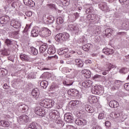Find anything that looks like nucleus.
I'll use <instances>...</instances> for the list:
<instances>
[{"mask_svg":"<svg viewBox=\"0 0 129 129\" xmlns=\"http://www.w3.org/2000/svg\"><path fill=\"white\" fill-rule=\"evenodd\" d=\"M69 38H70V35L68 33L64 32L63 33H58L55 36V40L57 42H60L61 41H69Z\"/></svg>","mask_w":129,"mask_h":129,"instance_id":"f257e3e1","label":"nucleus"},{"mask_svg":"<svg viewBox=\"0 0 129 129\" xmlns=\"http://www.w3.org/2000/svg\"><path fill=\"white\" fill-rule=\"evenodd\" d=\"M40 105L46 108H51L54 105V100L45 99L40 102Z\"/></svg>","mask_w":129,"mask_h":129,"instance_id":"f03ea898","label":"nucleus"},{"mask_svg":"<svg viewBox=\"0 0 129 129\" xmlns=\"http://www.w3.org/2000/svg\"><path fill=\"white\" fill-rule=\"evenodd\" d=\"M52 32L48 28L44 27L39 31V36L42 38H47L51 36Z\"/></svg>","mask_w":129,"mask_h":129,"instance_id":"7ed1b4c3","label":"nucleus"},{"mask_svg":"<svg viewBox=\"0 0 129 129\" xmlns=\"http://www.w3.org/2000/svg\"><path fill=\"white\" fill-rule=\"evenodd\" d=\"M34 111L36 114L39 115V116H41V117L45 116V112H46L45 110L44 109H42L41 107H36L35 108Z\"/></svg>","mask_w":129,"mask_h":129,"instance_id":"20e7f679","label":"nucleus"},{"mask_svg":"<svg viewBox=\"0 0 129 129\" xmlns=\"http://www.w3.org/2000/svg\"><path fill=\"white\" fill-rule=\"evenodd\" d=\"M99 9H100L102 12H109V7L107 6V4L105 2H102L98 4Z\"/></svg>","mask_w":129,"mask_h":129,"instance_id":"39448f33","label":"nucleus"},{"mask_svg":"<svg viewBox=\"0 0 129 129\" xmlns=\"http://www.w3.org/2000/svg\"><path fill=\"white\" fill-rule=\"evenodd\" d=\"M64 120L67 122H70V123H73L74 122V118L73 117V115L71 113H67L64 114Z\"/></svg>","mask_w":129,"mask_h":129,"instance_id":"423d86ee","label":"nucleus"},{"mask_svg":"<svg viewBox=\"0 0 129 129\" xmlns=\"http://www.w3.org/2000/svg\"><path fill=\"white\" fill-rule=\"evenodd\" d=\"M75 124L80 126H84L86 124V120L82 118H78L75 121Z\"/></svg>","mask_w":129,"mask_h":129,"instance_id":"0eeeda50","label":"nucleus"},{"mask_svg":"<svg viewBox=\"0 0 129 129\" xmlns=\"http://www.w3.org/2000/svg\"><path fill=\"white\" fill-rule=\"evenodd\" d=\"M10 25L11 27H13L15 29H20V28H21V26H22L21 25V23H20L19 21H17V20L15 19L12 20Z\"/></svg>","mask_w":129,"mask_h":129,"instance_id":"6e6552de","label":"nucleus"},{"mask_svg":"<svg viewBox=\"0 0 129 129\" xmlns=\"http://www.w3.org/2000/svg\"><path fill=\"white\" fill-rule=\"evenodd\" d=\"M29 120V116L27 115H23L19 117V121L20 123H27Z\"/></svg>","mask_w":129,"mask_h":129,"instance_id":"1a4fd4ad","label":"nucleus"},{"mask_svg":"<svg viewBox=\"0 0 129 129\" xmlns=\"http://www.w3.org/2000/svg\"><path fill=\"white\" fill-rule=\"evenodd\" d=\"M69 28L70 31H72L74 34H77L80 31V28L78 26H75L73 25H69Z\"/></svg>","mask_w":129,"mask_h":129,"instance_id":"9d476101","label":"nucleus"},{"mask_svg":"<svg viewBox=\"0 0 129 129\" xmlns=\"http://www.w3.org/2000/svg\"><path fill=\"white\" fill-rule=\"evenodd\" d=\"M9 21H10V17L8 15L3 16L0 18V23L2 25H6V24H8Z\"/></svg>","mask_w":129,"mask_h":129,"instance_id":"9b49d317","label":"nucleus"},{"mask_svg":"<svg viewBox=\"0 0 129 129\" xmlns=\"http://www.w3.org/2000/svg\"><path fill=\"white\" fill-rule=\"evenodd\" d=\"M31 94L33 98H38L39 95H40V92H39V89L35 88L32 91Z\"/></svg>","mask_w":129,"mask_h":129,"instance_id":"f8f14e48","label":"nucleus"},{"mask_svg":"<svg viewBox=\"0 0 129 129\" xmlns=\"http://www.w3.org/2000/svg\"><path fill=\"white\" fill-rule=\"evenodd\" d=\"M28 109H29V107L26 104L19 105L18 106V110L22 111V112H25Z\"/></svg>","mask_w":129,"mask_h":129,"instance_id":"ddd939ff","label":"nucleus"},{"mask_svg":"<svg viewBox=\"0 0 129 129\" xmlns=\"http://www.w3.org/2000/svg\"><path fill=\"white\" fill-rule=\"evenodd\" d=\"M23 3L25 6H28L31 8L35 7V2L33 0H23Z\"/></svg>","mask_w":129,"mask_h":129,"instance_id":"4468645a","label":"nucleus"},{"mask_svg":"<svg viewBox=\"0 0 129 129\" xmlns=\"http://www.w3.org/2000/svg\"><path fill=\"white\" fill-rule=\"evenodd\" d=\"M82 74L85 78H90L91 77V72L89 70H84L82 71Z\"/></svg>","mask_w":129,"mask_h":129,"instance_id":"2eb2a0df","label":"nucleus"},{"mask_svg":"<svg viewBox=\"0 0 129 129\" xmlns=\"http://www.w3.org/2000/svg\"><path fill=\"white\" fill-rule=\"evenodd\" d=\"M103 53H104L106 55H112L114 53V50L110 48H104L103 49Z\"/></svg>","mask_w":129,"mask_h":129,"instance_id":"dca6fc26","label":"nucleus"},{"mask_svg":"<svg viewBox=\"0 0 129 129\" xmlns=\"http://www.w3.org/2000/svg\"><path fill=\"white\" fill-rule=\"evenodd\" d=\"M20 57L22 61H25V62L30 61V56L26 54H21L20 55Z\"/></svg>","mask_w":129,"mask_h":129,"instance_id":"f3484780","label":"nucleus"},{"mask_svg":"<svg viewBox=\"0 0 129 129\" xmlns=\"http://www.w3.org/2000/svg\"><path fill=\"white\" fill-rule=\"evenodd\" d=\"M92 93L93 94H100L101 92V90L98 88V86H95L94 88L92 89Z\"/></svg>","mask_w":129,"mask_h":129,"instance_id":"a211bd4d","label":"nucleus"},{"mask_svg":"<svg viewBox=\"0 0 129 129\" xmlns=\"http://www.w3.org/2000/svg\"><path fill=\"white\" fill-rule=\"evenodd\" d=\"M109 106H110V107H112V108H117V107H118V106H119V103L114 100L111 101L109 102Z\"/></svg>","mask_w":129,"mask_h":129,"instance_id":"6ab92c4d","label":"nucleus"},{"mask_svg":"<svg viewBox=\"0 0 129 129\" xmlns=\"http://www.w3.org/2000/svg\"><path fill=\"white\" fill-rule=\"evenodd\" d=\"M82 85L83 87H85L86 88H88L90 87L92 85V82L91 81H86L82 83Z\"/></svg>","mask_w":129,"mask_h":129,"instance_id":"aec40b11","label":"nucleus"},{"mask_svg":"<svg viewBox=\"0 0 129 129\" xmlns=\"http://www.w3.org/2000/svg\"><path fill=\"white\" fill-rule=\"evenodd\" d=\"M85 109L86 110L87 112H89V113L94 112V109L89 105H86L85 106Z\"/></svg>","mask_w":129,"mask_h":129,"instance_id":"412c9836","label":"nucleus"},{"mask_svg":"<svg viewBox=\"0 0 129 129\" xmlns=\"http://www.w3.org/2000/svg\"><path fill=\"white\" fill-rule=\"evenodd\" d=\"M88 101L91 103H97L98 102V98L96 96H90L88 98Z\"/></svg>","mask_w":129,"mask_h":129,"instance_id":"4be33fe9","label":"nucleus"},{"mask_svg":"<svg viewBox=\"0 0 129 129\" xmlns=\"http://www.w3.org/2000/svg\"><path fill=\"white\" fill-rule=\"evenodd\" d=\"M121 82V81H119V80L115 81L114 84V86H115V87H112V90H115V89H118V87H119V86H120Z\"/></svg>","mask_w":129,"mask_h":129,"instance_id":"5701e85b","label":"nucleus"},{"mask_svg":"<svg viewBox=\"0 0 129 129\" xmlns=\"http://www.w3.org/2000/svg\"><path fill=\"white\" fill-rule=\"evenodd\" d=\"M113 32V30L110 28H108L105 31V35H106L107 38H109L111 35H112V33Z\"/></svg>","mask_w":129,"mask_h":129,"instance_id":"b1692460","label":"nucleus"},{"mask_svg":"<svg viewBox=\"0 0 129 129\" xmlns=\"http://www.w3.org/2000/svg\"><path fill=\"white\" fill-rule=\"evenodd\" d=\"M8 74V71L5 68L0 69V76L2 77H6Z\"/></svg>","mask_w":129,"mask_h":129,"instance_id":"393cba45","label":"nucleus"},{"mask_svg":"<svg viewBox=\"0 0 129 129\" xmlns=\"http://www.w3.org/2000/svg\"><path fill=\"white\" fill-rule=\"evenodd\" d=\"M48 49V45L46 44H42L39 47V52L40 53H44Z\"/></svg>","mask_w":129,"mask_h":129,"instance_id":"a878e982","label":"nucleus"},{"mask_svg":"<svg viewBox=\"0 0 129 129\" xmlns=\"http://www.w3.org/2000/svg\"><path fill=\"white\" fill-rule=\"evenodd\" d=\"M47 53L49 55H54V54L56 53V49H55V47L53 46H50L49 47L47 50Z\"/></svg>","mask_w":129,"mask_h":129,"instance_id":"bb28decb","label":"nucleus"},{"mask_svg":"<svg viewBox=\"0 0 129 129\" xmlns=\"http://www.w3.org/2000/svg\"><path fill=\"white\" fill-rule=\"evenodd\" d=\"M80 103V102L78 100H72L69 102L70 105H71V106H76V107H78Z\"/></svg>","mask_w":129,"mask_h":129,"instance_id":"cd10ccee","label":"nucleus"},{"mask_svg":"<svg viewBox=\"0 0 129 129\" xmlns=\"http://www.w3.org/2000/svg\"><path fill=\"white\" fill-rule=\"evenodd\" d=\"M39 34L40 35V32H39L37 29L34 28L31 31V36L32 37H38Z\"/></svg>","mask_w":129,"mask_h":129,"instance_id":"c85d7f7f","label":"nucleus"},{"mask_svg":"<svg viewBox=\"0 0 129 129\" xmlns=\"http://www.w3.org/2000/svg\"><path fill=\"white\" fill-rule=\"evenodd\" d=\"M87 18L89 21H90V20H91L92 21H94L96 20L97 16L95 14H89L87 16Z\"/></svg>","mask_w":129,"mask_h":129,"instance_id":"c756f323","label":"nucleus"},{"mask_svg":"<svg viewBox=\"0 0 129 129\" xmlns=\"http://www.w3.org/2000/svg\"><path fill=\"white\" fill-rule=\"evenodd\" d=\"M0 124L4 126V127H9L10 126V123L9 121L6 120H1L0 122Z\"/></svg>","mask_w":129,"mask_h":129,"instance_id":"7c9ffc66","label":"nucleus"},{"mask_svg":"<svg viewBox=\"0 0 129 129\" xmlns=\"http://www.w3.org/2000/svg\"><path fill=\"white\" fill-rule=\"evenodd\" d=\"M56 24H55V27L57 28L58 27V25L59 24H63L64 23V19L62 17H58L56 19Z\"/></svg>","mask_w":129,"mask_h":129,"instance_id":"2f4dec72","label":"nucleus"},{"mask_svg":"<svg viewBox=\"0 0 129 129\" xmlns=\"http://www.w3.org/2000/svg\"><path fill=\"white\" fill-rule=\"evenodd\" d=\"M76 64L78 66V67L82 68L83 67V61L81 59H75Z\"/></svg>","mask_w":129,"mask_h":129,"instance_id":"473e14b6","label":"nucleus"},{"mask_svg":"<svg viewBox=\"0 0 129 129\" xmlns=\"http://www.w3.org/2000/svg\"><path fill=\"white\" fill-rule=\"evenodd\" d=\"M29 29H30V26L28 25H26V26L24 28V30L23 32L24 36H25V37H26L27 38H28V35H29V33L28 32V31H29Z\"/></svg>","mask_w":129,"mask_h":129,"instance_id":"72a5a7b5","label":"nucleus"},{"mask_svg":"<svg viewBox=\"0 0 129 129\" xmlns=\"http://www.w3.org/2000/svg\"><path fill=\"white\" fill-rule=\"evenodd\" d=\"M70 94L71 96H77V94H79V92L76 89H72L70 91Z\"/></svg>","mask_w":129,"mask_h":129,"instance_id":"f704fd0d","label":"nucleus"},{"mask_svg":"<svg viewBox=\"0 0 129 129\" xmlns=\"http://www.w3.org/2000/svg\"><path fill=\"white\" fill-rule=\"evenodd\" d=\"M63 84L66 85L67 86H71L73 84V81L71 80H67V81L63 82Z\"/></svg>","mask_w":129,"mask_h":129,"instance_id":"c9c22d12","label":"nucleus"},{"mask_svg":"<svg viewBox=\"0 0 129 129\" xmlns=\"http://www.w3.org/2000/svg\"><path fill=\"white\" fill-rule=\"evenodd\" d=\"M80 17V15H79V13H74L73 15L71 16V19L72 21H76L78 18Z\"/></svg>","mask_w":129,"mask_h":129,"instance_id":"e433bc0d","label":"nucleus"},{"mask_svg":"<svg viewBox=\"0 0 129 129\" xmlns=\"http://www.w3.org/2000/svg\"><path fill=\"white\" fill-rule=\"evenodd\" d=\"M60 3L63 5V6H65L66 7H68L69 5H70V0H59Z\"/></svg>","mask_w":129,"mask_h":129,"instance_id":"4c0bfd02","label":"nucleus"},{"mask_svg":"<svg viewBox=\"0 0 129 129\" xmlns=\"http://www.w3.org/2000/svg\"><path fill=\"white\" fill-rule=\"evenodd\" d=\"M122 27L124 30H128L129 29V21L124 22L122 24Z\"/></svg>","mask_w":129,"mask_h":129,"instance_id":"58836bf2","label":"nucleus"},{"mask_svg":"<svg viewBox=\"0 0 129 129\" xmlns=\"http://www.w3.org/2000/svg\"><path fill=\"white\" fill-rule=\"evenodd\" d=\"M13 40L7 39L5 40V44L8 46L11 47V46H13Z\"/></svg>","mask_w":129,"mask_h":129,"instance_id":"ea45409f","label":"nucleus"},{"mask_svg":"<svg viewBox=\"0 0 129 129\" xmlns=\"http://www.w3.org/2000/svg\"><path fill=\"white\" fill-rule=\"evenodd\" d=\"M110 116L112 118H117L119 116V113L118 112H112L110 114Z\"/></svg>","mask_w":129,"mask_h":129,"instance_id":"a19ab883","label":"nucleus"},{"mask_svg":"<svg viewBox=\"0 0 129 129\" xmlns=\"http://www.w3.org/2000/svg\"><path fill=\"white\" fill-rule=\"evenodd\" d=\"M90 46H91V45H90V44H86L84 45L83 46V50H84V51H86L87 52L89 51V49H90Z\"/></svg>","mask_w":129,"mask_h":129,"instance_id":"79ce46f5","label":"nucleus"},{"mask_svg":"<svg viewBox=\"0 0 129 129\" xmlns=\"http://www.w3.org/2000/svg\"><path fill=\"white\" fill-rule=\"evenodd\" d=\"M40 86L44 89L47 88V87L48 86V82L46 81H42L40 83Z\"/></svg>","mask_w":129,"mask_h":129,"instance_id":"37998d69","label":"nucleus"},{"mask_svg":"<svg viewBox=\"0 0 129 129\" xmlns=\"http://www.w3.org/2000/svg\"><path fill=\"white\" fill-rule=\"evenodd\" d=\"M54 20V17H49L48 18H47L46 22L48 24H52L53 23Z\"/></svg>","mask_w":129,"mask_h":129,"instance_id":"c03bdc74","label":"nucleus"},{"mask_svg":"<svg viewBox=\"0 0 129 129\" xmlns=\"http://www.w3.org/2000/svg\"><path fill=\"white\" fill-rule=\"evenodd\" d=\"M31 50V52L33 55H37L38 54V49L34 47H31L30 48Z\"/></svg>","mask_w":129,"mask_h":129,"instance_id":"a18cd8bd","label":"nucleus"},{"mask_svg":"<svg viewBox=\"0 0 129 129\" xmlns=\"http://www.w3.org/2000/svg\"><path fill=\"white\" fill-rule=\"evenodd\" d=\"M119 72L121 74H125L126 73H127V69L122 68L119 70Z\"/></svg>","mask_w":129,"mask_h":129,"instance_id":"49530a36","label":"nucleus"},{"mask_svg":"<svg viewBox=\"0 0 129 129\" xmlns=\"http://www.w3.org/2000/svg\"><path fill=\"white\" fill-rule=\"evenodd\" d=\"M2 53L4 54V55H5L6 56H9L10 55V50L4 48L2 50Z\"/></svg>","mask_w":129,"mask_h":129,"instance_id":"de8ad7c7","label":"nucleus"},{"mask_svg":"<svg viewBox=\"0 0 129 129\" xmlns=\"http://www.w3.org/2000/svg\"><path fill=\"white\" fill-rule=\"evenodd\" d=\"M47 7L49 8V9H51V10H55V11H57V8H56V6L54 4H47Z\"/></svg>","mask_w":129,"mask_h":129,"instance_id":"09e8293b","label":"nucleus"},{"mask_svg":"<svg viewBox=\"0 0 129 129\" xmlns=\"http://www.w3.org/2000/svg\"><path fill=\"white\" fill-rule=\"evenodd\" d=\"M120 4H123V5H125L127 6L129 5V0H119Z\"/></svg>","mask_w":129,"mask_h":129,"instance_id":"8fccbe9b","label":"nucleus"},{"mask_svg":"<svg viewBox=\"0 0 129 129\" xmlns=\"http://www.w3.org/2000/svg\"><path fill=\"white\" fill-rule=\"evenodd\" d=\"M93 8L90 7L89 8H88L86 10V14H89V13H93Z\"/></svg>","mask_w":129,"mask_h":129,"instance_id":"3c124183","label":"nucleus"},{"mask_svg":"<svg viewBox=\"0 0 129 129\" xmlns=\"http://www.w3.org/2000/svg\"><path fill=\"white\" fill-rule=\"evenodd\" d=\"M50 117L51 118V119H55L56 118V113L55 112H52L50 113L49 114Z\"/></svg>","mask_w":129,"mask_h":129,"instance_id":"603ef678","label":"nucleus"},{"mask_svg":"<svg viewBox=\"0 0 129 129\" xmlns=\"http://www.w3.org/2000/svg\"><path fill=\"white\" fill-rule=\"evenodd\" d=\"M93 79L94 80H99L100 79H101V76L99 75H96L93 77Z\"/></svg>","mask_w":129,"mask_h":129,"instance_id":"864d4df0","label":"nucleus"},{"mask_svg":"<svg viewBox=\"0 0 129 129\" xmlns=\"http://www.w3.org/2000/svg\"><path fill=\"white\" fill-rule=\"evenodd\" d=\"M104 118V113H100L98 115L99 119H103Z\"/></svg>","mask_w":129,"mask_h":129,"instance_id":"5fc2aeb1","label":"nucleus"},{"mask_svg":"<svg viewBox=\"0 0 129 129\" xmlns=\"http://www.w3.org/2000/svg\"><path fill=\"white\" fill-rule=\"evenodd\" d=\"M25 15L27 17H32V15H33V13H32V12L29 11V12H26Z\"/></svg>","mask_w":129,"mask_h":129,"instance_id":"6e6d98bb","label":"nucleus"},{"mask_svg":"<svg viewBox=\"0 0 129 129\" xmlns=\"http://www.w3.org/2000/svg\"><path fill=\"white\" fill-rule=\"evenodd\" d=\"M61 51H62V53L64 54H66V53H68V52H69V49H68V48H65L64 49L61 48Z\"/></svg>","mask_w":129,"mask_h":129,"instance_id":"4d7b16f0","label":"nucleus"},{"mask_svg":"<svg viewBox=\"0 0 129 129\" xmlns=\"http://www.w3.org/2000/svg\"><path fill=\"white\" fill-rule=\"evenodd\" d=\"M111 69V68H109L108 70H106L104 72H102L103 75H106V74H107L108 73V72L110 71Z\"/></svg>","mask_w":129,"mask_h":129,"instance_id":"13d9d810","label":"nucleus"},{"mask_svg":"<svg viewBox=\"0 0 129 129\" xmlns=\"http://www.w3.org/2000/svg\"><path fill=\"white\" fill-rule=\"evenodd\" d=\"M11 7L13 8L14 9H16V7H17V2H14L11 4Z\"/></svg>","mask_w":129,"mask_h":129,"instance_id":"bf43d9fd","label":"nucleus"},{"mask_svg":"<svg viewBox=\"0 0 129 129\" xmlns=\"http://www.w3.org/2000/svg\"><path fill=\"white\" fill-rule=\"evenodd\" d=\"M105 125L107 127H109V126H110V122H109V121H105Z\"/></svg>","mask_w":129,"mask_h":129,"instance_id":"052dcab7","label":"nucleus"},{"mask_svg":"<svg viewBox=\"0 0 129 129\" xmlns=\"http://www.w3.org/2000/svg\"><path fill=\"white\" fill-rule=\"evenodd\" d=\"M85 64H91L92 63V61H91V60L87 59L85 61Z\"/></svg>","mask_w":129,"mask_h":129,"instance_id":"680f3d73","label":"nucleus"},{"mask_svg":"<svg viewBox=\"0 0 129 129\" xmlns=\"http://www.w3.org/2000/svg\"><path fill=\"white\" fill-rule=\"evenodd\" d=\"M72 9L73 11L76 10V9H77V6L75 4L73 5Z\"/></svg>","mask_w":129,"mask_h":129,"instance_id":"e2e57ef3","label":"nucleus"},{"mask_svg":"<svg viewBox=\"0 0 129 129\" xmlns=\"http://www.w3.org/2000/svg\"><path fill=\"white\" fill-rule=\"evenodd\" d=\"M56 108H57V109H61V108H62V105L61 104L56 105Z\"/></svg>","mask_w":129,"mask_h":129,"instance_id":"0e129e2a","label":"nucleus"},{"mask_svg":"<svg viewBox=\"0 0 129 129\" xmlns=\"http://www.w3.org/2000/svg\"><path fill=\"white\" fill-rule=\"evenodd\" d=\"M58 55H63L62 49H59L58 51Z\"/></svg>","mask_w":129,"mask_h":129,"instance_id":"69168bd1","label":"nucleus"},{"mask_svg":"<svg viewBox=\"0 0 129 129\" xmlns=\"http://www.w3.org/2000/svg\"><path fill=\"white\" fill-rule=\"evenodd\" d=\"M93 129H101V127L99 126H94Z\"/></svg>","mask_w":129,"mask_h":129,"instance_id":"338daca9","label":"nucleus"},{"mask_svg":"<svg viewBox=\"0 0 129 129\" xmlns=\"http://www.w3.org/2000/svg\"><path fill=\"white\" fill-rule=\"evenodd\" d=\"M117 35H125V32H118Z\"/></svg>","mask_w":129,"mask_h":129,"instance_id":"774afa93","label":"nucleus"}]
</instances>
